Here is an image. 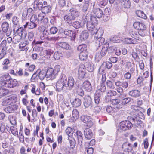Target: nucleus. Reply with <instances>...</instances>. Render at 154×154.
Returning <instances> with one entry per match:
<instances>
[{"mask_svg": "<svg viewBox=\"0 0 154 154\" xmlns=\"http://www.w3.org/2000/svg\"><path fill=\"white\" fill-rule=\"evenodd\" d=\"M66 76L61 73L60 76L59 80L56 83V90L58 92L61 91L65 87V83L66 82Z\"/></svg>", "mask_w": 154, "mask_h": 154, "instance_id": "nucleus-1", "label": "nucleus"}, {"mask_svg": "<svg viewBox=\"0 0 154 154\" xmlns=\"http://www.w3.org/2000/svg\"><path fill=\"white\" fill-rule=\"evenodd\" d=\"M133 127V124L128 121H124L121 122L119 125L118 131L120 130L125 131L131 129Z\"/></svg>", "mask_w": 154, "mask_h": 154, "instance_id": "nucleus-2", "label": "nucleus"}, {"mask_svg": "<svg viewBox=\"0 0 154 154\" xmlns=\"http://www.w3.org/2000/svg\"><path fill=\"white\" fill-rule=\"evenodd\" d=\"M127 67L130 70V72H128L125 73L124 75V78L127 79H130L131 75H134L135 68L134 67L132 66L131 62H128L126 64Z\"/></svg>", "mask_w": 154, "mask_h": 154, "instance_id": "nucleus-3", "label": "nucleus"}, {"mask_svg": "<svg viewBox=\"0 0 154 154\" xmlns=\"http://www.w3.org/2000/svg\"><path fill=\"white\" fill-rule=\"evenodd\" d=\"M80 120L84 123L87 124L88 127L91 128L92 127L94 123L92 118L88 116L83 115L80 117Z\"/></svg>", "mask_w": 154, "mask_h": 154, "instance_id": "nucleus-4", "label": "nucleus"}, {"mask_svg": "<svg viewBox=\"0 0 154 154\" xmlns=\"http://www.w3.org/2000/svg\"><path fill=\"white\" fill-rule=\"evenodd\" d=\"M66 82L65 83V87L67 89L71 90L73 88L74 85L75 81L73 77L69 76L67 80L66 77Z\"/></svg>", "mask_w": 154, "mask_h": 154, "instance_id": "nucleus-5", "label": "nucleus"}, {"mask_svg": "<svg viewBox=\"0 0 154 154\" xmlns=\"http://www.w3.org/2000/svg\"><path fill=\"white\" fill-rule=\"evenodd\" d=\"M11 79V77L8 74L5 75L0 78L1 80L0 84L1 86H5L6 84L8 83V81H9Z\"/></svg>", "mask_w": 154, "mask_h": 154, "instance_id": "nucleus-6", "label": "nucleus"}, {"mask_svg": "<svg viewBox=\"0 0 154 154\" xmlns=\"http://www.w3.org/2000/svg\"><path fill=\"white\" fill-rule=\"evenodd\" d=\"M133 26L135 29L142 31L143 32L146 29V25L143 23L140 22H134L133 24Z\"/></svg>", "mask_w": 154, "mask_h": 154, "instance_id": "nucleus-7", "label": "nucleus"}, {"mask_svg": "<svg viewBox=\"0 0 154 154\" xmlns=\"http://www.w3.org/2000/svg\"><path fill=\"white\" fill-rule=\"evenodd\" d=\"M46 77L52 80L55 78L57 76L54 72L53 69L52 68L48 69L46 71Z\"/></svg>", "mask_w": 154, "mask_h": 154, "instance_id": "nucleus-8", "label": "nucleus"}, {"mask_svg": "<svg viewBox=\"0 0 154 154\" xmlns=\"http://www.w3.org/2000/svg\"><path fill=\"white\" fill-rule=\"evenodd\" d=\"M83 104L85 108H88L91 106L92 105V100L91 97L89 95L87 96L84 99Z\"/></svg>", "mask_w": 154, "mask_h": 154, "instance_id": "nucleus-9", "label": "nucleus"}, {"mask_svg": "<svg viewBox=\"0 0 154 154\" xmlns=\"http://www.w3.org/2000/svg\"><path fill=\"white\" fill-rule=\"evenodd\" d=\"M63 18L64 21L69 25L72 22L75 20V19L69 13L65 15L64 16Z\"/></svg>", "mask_w": 154, "mask_h": 154, "instance_id": "nucleus-10", "label": "nucleus"}, {"mask_svg": "<svg viewBox=\"0 0 154 154\" xmlns=\"http://www.w3.org/2000/svg\"><path fill=\"white\" fill-rule=\"evenodd\" d=\"M77 137L78 144L81 146L83 142V134L80 131H77L75 135Z\"/></svg>", "mask_w": 154, "mask_h": 154, "instance_id": "nucleus-11", "label": "nucleus"}, {"mask_svg": "<svg viewBox=\"0 0 154 154\" xmlns=\"http://www.w3.org/2000/svg\"><path fill=\"white\" fill-rule=\"evenodd\" d=\"M122 108L121 106H116V108L111 106H107L106 107V110L109 113L112 114L116 112L119 109Z\"/></svg>", "mask_w": 154, "mask_h": 154, "instance_id": "nucleus-12", "label": "nucleus"}, {"mask_svg": "<svg viewBox=\"0 0 154 154\" xmlns=\"http://www.w3.org/2000/svg\"><path fill=\"white\" fill-rule=\"evenodd\" d=\"M82 88L87 92H90L92 90V86L90 82L88 80L84 81L82 86Z\"/></svg>", "mask_w": 154, "mask_h": 154, "instance_id": "nucleus-13", "label": "nucleus"}, {"mask_svg": "<svg viewBox=\"0 0 154 154\" xmlns=\"http://www.w3.org/2000/svg\"><path fill=\"white\" fill-rule=\"evenodd\" d=\"M63 33L65 35L71 37L72 40L74 41L75 39L76 34L74 31L70 30L65 29Z\"/></svg>", "mask_w": 154, "mask_h": 154, "instance_id": "nucleus-14", "label": "nucleus"}, {"mask_svg": "<svg viewBox=\"0 0 154 154\" xmlns=\"http://www.w3.org/2000/svg\"><path fill=\"white\" fill-rule=\"evenodd\" d=\"M95 25L90 24V23L87 24V28L89 32L92 35H94L96 33L97 28Z\"/></svg>", "mask_w": 154, "mask_h": 154, "instance_id": "nucleus-15", "label": "nucleus"}, {"mask_svg": "<svg viewBox=\"0 0 154 154\" xmlns=\"http://www.w3.org/2000/svg\"><path fill=\"white\" fill-rule=\"evenodd\" d=\"M37 25L35 21L33 20H30L29 23L27 22L26 24L23 26L24 29L28 27L29 29H33L37 27Z\"/></svg>", "mask_w": 154, "mask_h": 154, "instance_id": "nucleus-16", "label": "nucleus"}, {"mask_svg": "<svg viewBox=\"0 0 154 154\" xmlns=\"http://www.w3.org/2000/svg\"><path fill=\"white\" fill-rule=\"evenodd\" d=\"M9 27L8 23L6 22H3L2 25V30L4 32L6 33V35L7 36H9L11 32V31H8Z\"/></svg>", "mask_w": 154, "mask_h": 154, "instance_id": "nucleus-17", "label": "nucleus"}, {"mask_svg": "<svg viewBox=\"0 0 154 154\" xmlns=\"http://www.w3.org/2000/svg\"><path fill=\"white\" fill-rule=\"evenodd\" d=\"M93 12L94 15L98 18H102L103 15L102 10L99 8H94L93 10Z\"/></svg>", "mask_w": 154, "mask_h": 154, "instance_id": "nucleus-18", "label": "nucleus"}, {"mask_svg": "<svg viewBox=\"0 0 154 154\" xmlns=\"http://www.w3.org/2000/svg\"><path fill=\"white\" fill-rule=\"evenodd\" d=\"M84 134L85 138L88 140L91 139L93 136L92 131L89 128H86L85 129Z\"/></svg>", "mask_w": 154, "mask_h": 154, "instance_id": "nucleus-19", "label": "nucleus"}, {"mask_svg": "<svg viewBox=\"0 0 154 154\" xmlns=\"http://www.w3.org/2000/svg\"><path fill=\"white\" fill-rule=\"evenodd\" d=\"M18 84L17 80L15 79H11L5 87L11 88L16 86Z\"/></svg>", "mask_w": 154, "mask_h": 154, "instance_id": "nucleus-20", "label": "nucleus"}, {"mask_svg": "<svg viewBox=\"0 0 154 154\" xmlns=\"http://www.w3.org/2000/svg\"><path fill=\"white\" fill-rule=\"evenodd\" d=\"M129 95L131 97L137 98L141 95V93L139 91L137 90H134L130 91L128 93Z\"/></svg>", "mask_w": 154, "mask_h": 154, "instance_id": "nucleus-21", "label": "nucleus"}, {"mask_svg": "<svg viewBox=\"0 0 154 154\" xmlns=\"http://www.w3.org/2000/svg\"><path fill=\"white\" fill-rule=\"evenodd\" d=\"M95 40V45L97 49L100 47L104 43L105 39L104 38H98L94 39Z\"/></svg>", "mask_w": 154, "mask_h": 154, "instance_id": "nucleus-22", "label": "nucleus"}, {"mask_svg": "<svg viewBox=\"0 0 154 154\" xmlns=\"http://www.w3.org/2000/svg\"><path fill=\"white\" fill-rule=\"evenodd\" d=\"M121 5L122 8H128L131 7V3L130 0H121Z\"/></svg>", "mask_w": 154, "mask_h": 154, "instance_id": "nucleus-23", "label": "nucleus"}, {"mask_svg": "<svg viewBox=\"0 0 154 154\" xmlns=\"http://www.w3.org/2000/svg\"><path fill=\"white\" fill-rule=\"evenodd\" d=\"M29 43L27 41H25V42H21L19 45V48L20 49L21 51H26L28 49V47L26 46Z\"/></svg>", "mask_w": 154, "mask_h": 154, "instance_id": "nucleus-24", "label": "nucleus"}, {"mask_svg": "<svg viewBox=\"0 0 154 154\" xmlns=\"http://www.w3.org/2000/svg\"><path fill=\"white\" fill-rule=\"evenodd\" d=\"M72 26L76 29H79L82 26V23L79 21H73L69 25Z\"/></svg>", "mask_w": 154, "mask_h": 154, "instance_id": "nucleus-25", "label": "nucleus"}, {"mask_svg": "<svg viewBox=\"0 0 154 154\" xmlns=\"http://www.w3.org/2000/svg\"><path fill=\"white\" fill-rule=\"evenodd\" d=\"M69 12L70 14L75 19L79 16V12L76 9L71 8L69 10Z\"/></svg>", "mask_w": 154, "mask_h": 154, "instance_id": "nucleus-26", "label": "nucleus"}, {"mask_svg": "<svg viewBox=\"0 0 154 154\" xmlns=\"http://www.w3.org/2000/svg\"><path fill=\"white\" fill-rule=\"evenodd\" d=\"M17 109L16 105H13L7 107L5 109V111L7 113L14 112Z\"/></svg>", "mask_w": 154, "mask_h": 154, "instance_id": "nucleus-27", "label": "nucleus"}, {"mask_svg": "<svg viewBox=\"0 0 154 154\" xmlns=\"http://www.w3.org/2000/svg\"><path fill=\"white\" fill-rule=\"evenodd\" d=\"M103 31L101 28H99L97 29L96 33L94 34V39L98 38H102L101 36L103 33Z\"/></svg>", "mask_w": 154, "mask_h": 154, "instance_id": "nucleus-28", "label": "nucleus"}, {"mask_svg": "<svg viewBox=\"0 0 154 154\" xmlns=\"http://www.w3.org/2000/svg\"><path fill=\"white\" fill-rule=\"evenodd\" d=\"M6 44V41L5 40H4L2 41L0 43V50H1V52L6 53V51L7 49Z\"/></svg>", "mask_w": 154, "mask_h": 154, "instance_id": "nucleus-29", "label": "nucleus"}, {"mask_svg": "<svg viewBox=\"0 0 154 154\" xmlns=\"http://www.w3.org/2000/svg\"><path fill=\"white\" fill-rule=\"evenodd\" d=\"M97 90L96 91H98V93L102 94V92H104L106 90L105 83H101L100 85L97 87Z\"/></svg>", "mask_w": 154, "mask_h": 154, "instance_id": "nucleus-30", "label": "nucleus"}, {"mask_svg": "<svg viewBox=\"0 0 154 154\" xmlns=\"http://www.w3.org/2000/svg\"><path fill=\"white\" fill-rule=\"evenodd\" d=\"M88 53L87 51L81 52L79 54V57L81 60H85L88 57Z\"/></svg>", "mask_w": 154, "mask_h": 154, "instance_id": "nucleus-31", "label": "nucleus"}, {"mask_svg": "<svg viewBox=\"0 0 154 154\" xmlns=\"http://www.w3.org/2000/svg\"><path fill=\"white\" fill-rule=\"evenodd\" d=\"M89 36V34L86 30L83 31L80 35V39L81 41L85 40L87 39Z\"/></svg>", "mask_w": 154, "mask_h": 154, "instance_id": "nucleus-32", "label": "nucleus"}, {"mask_svg": "<svg viewBox=\"0 0 154 154\" xmlns=\"http://www.w3.org/2000/svg\"><path fill=\"white\" fill-rule=\"evenodd\" d=\"M135 13L137 16L144 19H146L147 17L143 11L140 10L136 11Z\"/></svg>", "mask_w": 154, "mask_h": 154, "instance_id": "nucleus-33", "label": "nucleus"}, {"mask_svg": "<svg viewBox=\"0 0 154 154\" xmlns=\"http://www.w3.org/2000/svg\"><path fill=\"white\" fill-rule=\"evenodd\" d=\"M98 91H96L94 95V100L95 103L98 104L100 103L101 94L98 93Z\"/></svg>", "mask_w": 154, "mask_h": 154, "instance_id": "nucleus-34", "label": "nucleus"}, {"mask_svg": "<svg viewBox=\"0 0 154 154\" xmlns=\"http://www.w3.org/2000/svg\"><path fill=\"white\" fill-rule=\"evenodd\" d=\"M39 74L38 77L41 80H43L45 77H46V71L44 70L41 71L40 69H38L36 72Z\"/></svg>", "mask_w": 154, "mask_h": 154, "instance_id": "nucleus-35", "label": "nucleus"}, {"mask_svg": "<svg viewBox=\"0 0 154 154\" xmlns=\"http://www.w3.org/2000/svg\"><path fill=\"white\" fill-rule=\"evenodd\" d=\"M51 10V8L49 5L43 6L41 9L42 13L44 14H48L50 12Z\"/></svg>", "mask_w": 154, "mask_h": 154, "instance_id": "nucleus-36", "label": "nucleus"}, {"mask_svg": "<svg viewBox=\"0 0 154 154\" xmlns=\"http://www.w3.org/2000/svg\"><path fill=\"white\" fill-rule=\"evenodd\" d=\"M81 101L79 98H75L72 101V105L75 107L79 106L81 104Z\"/></svg>", "mask_w": 154, "mask_h": 154, "instance_id": "nucleus-37", "label": "nucleus"}, {"mask_svg": "<svg viewBox=\"0 0 154 154\" xmlns=\"http://www.w3.org/2000/svg\"><path fill=\"white\" fill-rule=\"evenodd\" d=\"M115 82V79H112V81L107 80L106 82L107 87L110 89H113L115 88L114 83Z\"/></svg>", "mask_w": 154, "mask_h": 154, "instance_id": "nucleus-38", "label": "nucleus"}, {"mask_svg": "<svg viewBox=\"0 0 154 154\" xmlns=\"http://www.w3.org/2000/svg\"><path fill=\"white\" fill-rule=\"evenodd\" d=\"M8 119L11 124L14 125L16 124V117L15 116L11 115L9 116Z\"/></svg>", "mask_w": 154, "mask_h": 154, "instance_id": "nucleus-39", "label": "nucleus"}, {"mask_svg": "<svg viewBox=\"0 0 154 154\" xmlns=\"http://www.w3.org/2000/svg\"><path fill=\"white\" fill-rule=\"evenodd\" d=\"M85 69H82L81 67H80L78 70V75L80 79H82L85 76Z\"/></svg>", "mask_w": 154, "mask_h": 154, "instance_id": "nucleus-40", "label": "nucleus"}, {"mask_svg": "<svg viewBox=\"0 0 154 154\" xmlns=\"http://www.w3.org/2000/svg\"><path fill=\"white\" fill-rule=\"evenodd\" d=\"M87 46L85 44H82L79 45L77 48L78 51H80V52L87 51Z\"/></svg>", "mask_w": 154, "mask_h": 154, "instance_id": "nucleus-41", "label": "nucleus"}, {"mask_svg": "<svg viewBox=\"0 0 154 154\" xmlns=\"http://www.w3.org/2000/svg\"><path fill=\"white\" fill-rule=\"evenodd\" d=\"M107 47H108V44L104 45L102 48L100 53L102 56H104L107 51Z\"/></svg>", "mask_w": 154, "mask_h": 154, "instance_id": "nucleus-42", "label": "nucleus"}, {"mask_svg": "<svg viewBox=\"0 0 154 154\" xmlns=\"http://www.w3.org/2000/svg\"><path fill=\"white\" fill-rule=\"evenodd\" d=\"M9 93L8 90L7 89L2 88H0V98L8 94Z\"/></svg>", "mask_w": 154, "mask_h": 154, "instance_id": "nucleus-43", "label": "nucleus"}, {"mask_svg": "<svg viewBox=\"0 0 154 154\" xmlns=\"http://www.w3.org/2000/svg\"><path fill=\"white\" fill-rule=\"evenodd\" d=\"M96 17L94 15L93 16L91 14L90 22H88V23H90V24L94 25H97L98 23V22Z\"/></svg>", "mask_w": 154, "mask_h": 154, "instance_id": "nucleus-44", "label": "nucleus"}, {"mask_svg": "<svg viewBox=\"0 0 154 154\" xmlns=\"http://www.w3.org/2000/svg\"><path fill=\"white\" fill-rule=\"evenodd\" d=\"M21 36L19 35H16L13 38L12 42L14 44H17L19 42L22 38Z\"/></svg>", "mask_w": 154, "mask_h": 154, "instance_id": "nucleus-45", "label": "nucleus"}, {"mask_svg": "<svg viewBox=\"0 0 154 154\" xmlns=\"http://www.w3.org/2000/svg\"><path fill=\"white\" fill-rule=\"evenodd\" d=\"M68 140L69 142L71 147L73 148L75 147L76 142L75 139L72 137H68Z\"/></svg>", "mask_w": 154, "mask_h": 154, "instance_id": "nucleus-46", "label": "nucleus"}, {"mask_svg": "<svg viewBox=\"0 0 154 154\" xmlns=\"http://www.w3.org/2000/svg\"><path fill=\"white\" fill-rule=\"evenodd\" d=\"M130 34L131 36L136 39L139 40L138 34H137V32L134 31H131Z\"/></svg>", "mask_w": 154, "mask_h": 154, "instance_id": "nucleus-47", "label": "nucleus"}, {"mask_svg": "<svg viewBox=\"0 0 154 154\" xmlns=\"http://www.w3.org/2000/svg\"><path fill=\"white\" fill-rule=\"evenodd\" d=\"M59 46L63 48L68 49L69 48V45L68 44L65 42H61L59 43Z\"/></svg>", "mask_w": 154, "mask_h": 154, "instance_id": "nucleus-48", "label": "nucleus"}, {"mask_svg": "<svg viewBox=\"0 0 154 154\" xmlns=\"http://www.w3.org/2000/svg\"><path fill=\"white\" fill-rule=\"evenodd\" d=\"M34 34L33 31H30L28 33V40L30 41L34 40Z\"/></svg>", "mask_w": 154, "mask_h": 154, "instance_id": "nucleus-49", "label": "nucleus"}, {"mask_svg": "<svg viewBox=\"0 0 154 154\" xmlns=\"http://www.w3.org/2000/svg\"><path fill=\"white\" fill-rule=\"evenodd\" d=\"M49 31L50 34H55L57 32L58 29L56 27L52 26L50 28Z\"/></svg>", "mask_w": 154, "mask_h": 154, "instance_id": "nucleus-50", "label": "nucleus"}, {"mask_svg": "<svg viewBox=\"0 0 154 154\" xmlns=\"http://www.w3.org/2000/svg\"><path fill=\"white\" fill-rule=\"evenodd\" d=\"M79 116L78 111L76 109H74L72 112V117L75 119H78Z\"/></svg>", "mask_w": 154, "mask_h": 154, "instance_id": "nucleus-51", "label": "nucleus"}, {"mask_svg": "<svg viewBox=\"0 0 154 154\" xmlns=\"http://www.w3.org/2000/svg\"><path fill=\"white\" fill-rule=\"evenodd\" d=\"M62 53L58 51L55 52L54 54V58L56 60H59L60 57L62 56Z\"/></svg>", "mask_w": 154, "mask_h": 154, "instance_id": "nucleus-52", "label": "nucleus"}, {"mask_svg": "<svg viewBox=\"0 0 154 154\" xmlns=\"http://www.w3.org/2000/svg\"><path fill=\"white\" fill-rule=\"evenodd\" d=\"M6 130L8 131L7 128H6L5 126L3 123H2L0 124V131L2 133L6 132Z\"/></svg>", "mask_w": 154, "mask_h": 154, "instance_id": "nucleus-53", "label": "nucleus"}, {"mask_svg": "<svg viewBox=\"0 0 154 154\" xmlns=\"http://www.w3.org/2000/svg\"><path fill=\"white\" fill-rule=\"evenodd\" d=\"M131 98L130 97H126L123 99L122 100L121 104L122 105H125L131 101Z\"/></svg>", "mask_w": 154, "mask_h": 154, "instance_id": "nucleus-54", "label": "nucleus"}, {"mask_svg": "<svg viewBox=\"0 0 154 154\" xmlns=\"http://www.w3.org/2000/svg\"><path fill=\"white\" fill-rule=\"evenodd\" d=\"M65 131L68 137H72L73 135L72 129L71 127H68L66 129Z\"/></svg>", "mask_w": 154, "mask_h": 154, "instance_id": "nucleus-55", "label": "nucleus"}, {"mask_svg": "<svg viewBox=\"0 0 154 154\" xmlns=\"http://www.w3.org/2000/svg\"><path fill=\"white\" fill-rule=\"evenodd\" d=\"M111 102L112 104L113 105H117V106H121L122 107V106L121 105L119 104V103H120V100L119 99H113L111 100Z\"/></svg>", "mask_w": 154, "mask_h": 154, "instance_id": "nucleus-56", "label": "nucleus"}, {"mask_svg": "<svg viewBox=\"0 0 154 154\" xmlns=\"http://www.w3.org/2000/svg\"><path fill=\"white\" fill-rule=\"evenodd\" d=\"M61 67L60 65H57L55 66L54 68V72L56 76L57 75L58 73L60 71V69Z\"/></svg>", "mask_w": 154, "mask_h": 154, "instance_id": "nucleus-57", "label": "nucleus"}, {"mask_svg": "<svg viewBox=\"0 0 154 154\" xmlns=\"http://www.w3.org/2000/svg\"><path fill=\"white\" fill-rule=\"evenodd\" d=\"M117 94V92L116 91L114 90L109 91L107 93V96L109 97H112L116 95Z\"/></svg>", "mask_w": 154, "mask_h": 154, "instance_id": "nucleus-58", "label": "nucleus"}, {"mask_svg": "<svg viewBox=\"0 0 154 154\" xmlns=\"http://www.w3.org/2000/svg\"><path fill=\"white\" fill-rule=\"evenodd\" d=\"M13 24L14 25H17L19 24V18L16 16H14L12 18Z\"/></svg>", "mask_w": 154, "mask_h": 154, "instance_id": "nucleus-59", "label": "nucleus"}, {"mask_svg": "<svg viewBox=\"0 0 154 154\" xmlns=\"http://www.w3.org/2000/svg\"><path fill=\"white\" fill-rule=\"evenodd\" d=\"M24 28L22 27L19 28L16 31V35H19L22 36V33L24 29Z\"/></svg>", "mask_w": 154, "mask_h": 154, "instance_id": "nucleus-60", "label": "nucleus"}, {"mask_svg": "<svg viewBox=\"0 0 154 154\" xmlns=\"http://www.w3.org/2000/svg\"><path fill=\"white\" fill-rule=\"evenodd\" d=\"M91 2V0H84L83 7L85 9H87Z\"/></svg>", "mask_w": 154, "mask_h": 154, "instance_id": "nucleus-61", "label": "nucleus"}, {"mask_svg": "<svg viewBox=\"0 0 154 154\" xmlns=\"http://www.w3.org/2000/svg\"><path fill=\"white\" fill-rule=\"evenodd\" d=\"M91 15V14H87L84 18V21L85 22H87V23H88V22H90Z\"/></svg>", "mask_w": 154, "mask_h": 154, "instance_id": "nucleus-62", "label": "nucleus"}, {"mask_svg": "<svg viewBox=\"0 0 154 154\" xmlns=\"http://www.w3.org/2000/svg\"><path fill=\"white\" fill-rule=\"evenodd\" d=\"M125 42L127 44H134V40L131 38H125Z\"/></svg>", "mask_w": 154, "mask_h": 154, "instance_id": "nucleus-63", "label": "nucleus"}, {"mask_svg": "<svg viewBox=\"0 0 154 154\" xmlns=\"http://www.w3.org/2000/svg\"><path fill=\"white\" fill-rule=\"evenodd\" d=\"M11 102L10 99H7L3 101L2 105L3 106H7L11 104Z\"/></svg>", "mask_w": 154, "mask_h": 154, "instance_id": "nucleus-64", "label": "nucleus"}]
</instances>
